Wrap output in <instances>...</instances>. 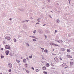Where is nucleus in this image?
<instances>
[{
    "mask_svg": "<svg viewBox=\"0 0 74 74\" xmlns=\"http://www.w3.org/2000/svg\"><path fill=\"white\" fill-rule=\"evenodd\" d=\"M62 67H65V68H67V67H68V66L66 65L65 63H64L63 64H62Z\"/></svg>",
    "mask_w": 74,
    "mask_h": 74,
    "instance_id": "f257e3e1",
    "label": "nucleus"
},
{
    "mask_svg": "<svg viewBox=\"0 0 74 74\" xmlns=\"http://www.w3.org/2000/svg\"><path fill=\"white\" fill-rule=\"evenodd\" d=\"M5 39H6V40H9V41H10V40L11 39V38L9 36H6L5 37Z\"/></svg>",
    "mask_w": 74,
    "mask_h": 74,
    "instance_id": "f03ea898",
    "label": "nucleus"
},
{
    "mask_svg": "<svg viewBox=\"0 0 74 74\" xmlns=\"http://www.w3.org/2000/svg\"><path fill=\"white\" fill-rule=\"evenodd\" d=\"M6 46L5 47L6 49H10V48H11V47H10V46L8 45H6Z\"/></svg>",
    "mask_w": 74,
    "mask_h": 74,
    "instance_id": "7ed1b4c3",
    "label": "nucleus"
},
{
    "mask_svg": "<svg viewBox=\"0 0 74 74\" xmlns=\"http://www.w3.org/2000/svg\"><path fill=\"white\" fill-rule=\"evenodd\" d=\"M8 66L9 67H10V68H11V67H12V64L11 63H9L8 64Z\"/></svg>",
    "mask_w": 74,
    "mask_h": 74,
    "instance_id": "20e7f679",
    "label": "nucleus"
},
{
    "mask_svg": "<svg viewBox=\"0 0 74 74\" xmlns=\"http://www.w3.org/2000/svg\"><path fill=\"white\" fill-rule=\"evenodd\" d=\"M9 52H10V51L8 50H7L5 52V53L6 54V55H8V53H9Z\"/></svg>",
    "mask_w": 74,
    "mask_h": 74,
    "instance_id": "39448f33",
    "label": "nucleus"
},
{
    "mask_svg": "<svg viewBox=\"0 0 74 74\" xmlns=\"http://www.w3.org/2000/svg\"><path fill=\"white\" fill-rule=\"evenodd\" d=\"M56 23H59L60 22V20L59 19H57L56 20Z\"/></svg>",
    "mask_w": 74,
    "mask_h": 74,
    "instance_id": "423d86ee",
    "label": "nucleus"
},
{
    "mask_svg": "<svg viewBox=\"0 0 74 74\" xmlns=\"http://www.w3.org/2000/svg\"><path fill=\"white\" fill-rule=\"evenodd\" d=\"M58 42L60 43V44H63V41L61 40H60L58 41Z\"/></svg>",
    "mask_w": 74,
    "mask_h": 74,
    "instance_id": "0eeeda50",
    "label": "nucleus"
},
{
    "mask_svg": "<svg viewBox=\"0 0 74 74\" xmlns=\"http://www.w3.org/2000/svg\"><path fill=\"white\" fill-rule=\"evenodd\" d=\"M61 50L62 51H66V49L64 48H62L61 49Z\"/></svg>",
    "mask_w": 74,
    "mask_h": 74,
    "instance_id": "6e6552de",
    "label": "nucleus"
},
{
    "mask_svg": "<svg viewBox=\"0 0 74 74\" xmlns=\"http://www.w3.org/2000/svg\"><path fill=\"white\" fill-rule=\"evenodd\" d=\"M19 10L20 11H21V12L23 11V9L22 8H20L19 9Z\"/></svg>",
    "mask_w": 74,
    "mask_h": 74,
    "instance_id": "1a4fd4ad",
    "label": "nucleus"
},
{
    "mask_svg": "<svg viewBox=\"0 0 74 74\" xmlns=\"http://www.w3.org/2000/svg\"><path fill=\"white\" fill-rule=\"evenodd\" d=\"M38 32L39 33L41 34L42 33V30L39 29L38 30Z\"/></svg>",
    "mask_w": 74,
    "mask_h": 74,
    "instance_id": "9d476101",
    "label": "nucleus"
},
{
    "mask_svg": "<svg viewBox=\"0 0 74 74\" xmlns=\"http://www.w3.org/2000/svg\"><path fill=\"white\" fill-rule=\"evenodd\" d=\"M23 27H24V28H25V29H26V28H27V26H26V25L25 24H24L23 25Z\"/></svg>",
    "mask_w": 74,
    "mask_h": 74,
    "instance_id": "9b49d317",
    "label": "nucleus"
},
{
    "mask_svg": "<svg viewBox=\"0 0 74 74\" xmlns=\"http://www.w3.org/2000/svg\"><path fill=\"white\" fill-rule=\"evenodd\" d=\"M20 48L21 49H24V48H23V46H21L20 47Z\"/></svg>",
    "mask_w": 74,
    "mask_h": 74,
    "instance_id": "f8f14e48",
    "label": "nucleus"
},
{
    "mask_svg": "<svg viewBox=\"0 0 74 74\" xmlns=\"http://www.w3.org/2000/svg\"><path fill=\"white\" fill-rule=\"evenodd\" d=\"M9 55H10V56H12V53L11 52H10L9 53Z\"/></svg>",
    "mask_w": 74,
    "mask_h": 74,
    "instance_id": "ddd939ff",
    "label": "nucleus"
},
{
    "mask_svg": "<svg viewBox=\"0 0 74 74\" xmlns=\"http://www.w3.org/2000/svg\"><path fill=\"white\" fill-rule=\"evenodd\" d=\"M42 69L44 70H45L46 69V67L44 66V67H42Z\"/></svg>",
    "mask_w": 74,
    "mask_h": 74,
    "instance_id": "4468645a",
    "label": "nucleus"
},
{
    "mask_svg": "<svg viewBox=\"0 0 74 74\" xmlns=\"http://www.w3.org/2000/svg\"><path fill=\"white\" fill-rule=\"evenodd\" d=\"M67 51L68 52H70L71 51V50L70 49H68L67 50Z\"/></svg>",
    "mask_w": 74,
    "mask_h": 74,
    "instance_id": "2eb2a0df",
    "label": "nucleus"
},
{
    "mask_svg": "<svg viewBox=\"0 0 74 74\" xmlns=\"http://www.w3.org/2000/svg\"><path fill=\"white\" fill-rule=\"evenodd\" d=\"M40 19H41V18H38L37 19L38 22H40Z\"/></svg>",
    "mask_w": 74,
    "mask_h": 74,
    "instance_id": "dca6fc26",
    "label": "nucleus"
},
{
    "mask_svg": "<svg viewBox=\"0 0 74 74\" xmlns=\"http://www.w3.org/2000/svg\"><path fill=\"white\" fill-rule=\"evenodd\" d=\"M26 59H24L23 60V62H24V63H26Z\"/></svg>",
    "mask_w": 74,
    "mask_h": 74,
    "instance_id": "f3484780",
    "label": "nucleus"
},
{
    "mask_svg": "<svg viewBox=\"0 0 74 74\" xmlns=\"http://www.w3.org/2000/svg\"><path fill=\"white\" fill-rule=\"evenodd\" d=\"M1 59H2V58L3 59V58H4V56H3V55L2 54H1Z\"/></svg>",
    "mask_w": 74,
    "mask_h": 74,
    "instance_id": "a211bd4d",
    "label": "nucleus"
},
{
    "mask_svg": "<svg viewBox=\"0 0 74 74\" xmlns=\"http://www.w3.org/2000/svg\"><path fill=\"white\" fill-rule=\"evenodd\" d=\"M44 52H46V53H48V50L47 49L45 50Z\"/></svg>",
    "mask_w": 74,
    "mask_h": 74,
    "instance_id": "6ab92c4d",
    "label": "nucleus"
},
{
    "mask_svg": "<svg viewBox=\"0 0 74 74\" xmlns=\"http://www.w3.org/2000/svg\"><path fill=\"white\" fill-rule=\"evenodd\" d=\"M54 59H55V60H56V62H57V61H56V60H58V58H57L55 57L54 58Z\"/></svg>",
    "mask_w": 74,
    "mask_h": 74,
    "instance_id": "aec40b11",
    "label": "nucleus"
},
{
    "mask_svg": "<svg viewBox=\"0 0 74 74\" xmlns=\"http://www.w3.org/2000/svg\"><path fill=\"white\" fill-rule=\"evenodd\" d=\"M33 58V56H29V59H31V58Z\"/></svg>",
    "mask_w": 74,
    "mask_h": 74,
    "instance_id": "412c9836",
    "label": "nucleus"
},
{
    "mask_svg": "<svg viewBox=\"0 0 74 74\" xmlns=\"http://www.w3.org/2000/svg\"><path fill=\"white\" fill-rule=\"evenodd\" d=\"M70 64L71 66H72V65H73V63L72 62H71Z\"/></svg>",
    "mask_w": 74,
    "mask_h": 74,
    "instance_id": "4be33fe9",
    "label": "nucleus"
},
{
    "mask_svg": "<svg viewBox=\"0 0 74 74\" xmlns=\"http://www.w3.org/2000/svg\"><path fill=\"white\" fill-rule=\"evenodd\" d=\"M36 72H38V71H39V70L38 69H36Z\"/></svg>",
    "mask_w": 74,
    "mask_h": 74,
    "instance_id": "5701e85b",
    "label": "nucleus"
},
{
    "mask_svg": "<svg viewBox=\"0 0 74 74\" xmlns=\"http://www.w3.org/2000/svg\"><path fill=\"white\" fill-rule=\"evenodd\" d=\"M43 73L44 74H47V72H45V71H44L43 72Z\"/></svg>",
    "mask_w": 74,
    "mask_h": 74,
    "instance_id": "b1692460",
    "label": "nucleus"
},
{
    "mask_svg": "<svg viewBox=\"0 0 74 74\" xmlns=\"http://www.w3.org/2000/svg\"><path fill=\"white\" fill-rule=\"evenodd\" d=\"M68 57L69 58H72V57H71V56H70V55H69Z\"/></svg>",
    "mask_w": 74,
    "mask_h": 74,
    "instance_id": "393cba45",
    "label": "nucleus"
},
{
    "mask_svg": "<svg viewBox=\"0 0 74 74\" xmlns=\"http://www.w3.org/2000/svg\"><path fill=\"white\" fill-rule=\"evenodd\" d=\"M13 40H14V42H16V39H15V38H14Z\"/></svg>",
    "mask_w": 74,
    "mask_h": 74,
    "instance_id": "a878e982",
    "label": "nucleus"
},
{
    "mask_svg": "<svg viewBox=\"0 0 74 74\" xmlns=\"http://www.w3.org/2000/svg\"><path fill=\"white\" fill-rule=\"evenodd\" d=\"M59 59H60V60H62V58H61V57H60L59 58Z\"/></svg>",
    "mask_w": 74,
    "mask_h": 74,
    "instance_id": "bb28decb",
    "label": "nucleus"
},
{
    "mask_svg": "<svg viewBox=\"0 0 74 74\" xmlns=\"http://www.w3.org/2000/svg\"><path fill=\"white\" fill-rule=\"evenodd\" d=\"M22 23H25L26 22V21H24L22 22Z\"/></svg>",
    "mask_w": 74,
    "mask_h": 74,
    "instance_id": "cd10ccee",
    "label": "nucleus"
},
{
    "mask_svg": "<svg viewBox=\"0 0 74 74\" xmlns=\"http://www.w3.org/2000/svg\"><path fill=\"white\" fill-rule=\"evenodd\" d=\"M25 67H27V64H25Z\"/></svg>",
    "mask_w": 74,
    "mask_h": 74,
    "instance_id": "c85d7f7f",
    "label": "nucleus"
},
{
    "mask_svg": "<svg viewBox=\"0 0 74 74\" xmlns=\"http://www.w3.org/2000/svg\"><path fill=\"white\" fill-rule=\"evenodd\" d=\"M47 1H48V2H50V0H47Z\"/></svg>",
    "mask_w": 74,
    "mask_h": 74,
    "instance_id": "c756f323",
    "label": "nucleus"
},
{
    "mask_svg": "<svg viewBox=\"0 0 74 74\" xmlns=\"http://www.w3.org/2000/svg\"><path fill=\"white\" fill-rule=\"evenodd\" d=\"M26 71L27 73H29V71H28V70Z\"/></svg>",
    "mask_w": 74,
    "mask_h": 74,
    "instance_id": "7c9ffc66",
    "label": "nucleus"
},
{
    "mask_svg": "<svg viewBox=\"0 0 74 74\" xmlns=\"http://www.w3.org/2000/svg\"><path fill=\"white\" fill-rule=\"evenodd\" d=\"M52 44H53L52 43H51V42L50 43V44L51 45H52Z\"/></svg>",
    "mask_w": 74,
    "mask_h": 74,
    "instance_id": "2f4dec72",
    "label": "nucleus"
},
{
    "mask_svg": "<svg viewBox=\"0 0 74 74\" xmlns=\"http://www.w3.org/2000/svg\"><path fill=\"white\" fill-rule=\"evenodd\" d=\"M11 70L9 69V72H11Z\"/></svg>",
    "mask_w": 74,
    "mask_h": 74,
    "instance_id": "473e14b6",
    "label": "nucleus"
},
{
    "mask_svg": "<svg viewBox=\"0 0 74 74\" xmlns=\"http://www.w3.org/2000/svg\"><path fill=\"white\" fill-rule=\"evenodd\" d=\"M42 49H43L42 52H44V48H41Z\"/></svg>",
    "mask_w": 74,
    "mask_h": 74,
    "instance_id": "72a5a7b5",
    "label": "nucleus"
},
{
    "mask_svg": "<svg viewBox=\"0 0 74 74\" xmlns=\"http://www.w3.org/2000/svg\"><path fill=\"white\" fill-rule=\"evenodd\" d=\"M25 21H26V22H29V20H27Z\"/></svg>",
    "mask_w": 74,
    "mask_h": 74,
    "instance_id": "f704fd0d",
    "label": "nucleus"
},
{
    "mask_svg": "<svg viewBox=\"0 0 74 74\" xmlns=\"http://www.w3.org/2000/svg\"><path fill=\"white\" fill-rule=\"evenodd\" d=\"M33 40L34 41H36V40L35 39H33Z\"/></svg>",
    "mask_w": 74,
    "mask_h": 74,
    "instance_id": "c9c22d12",
    "label": "nucleus"
},
{
    "mask_svg": "<svg viewBox=\"0 0 74 74\" xmlns=\"http://www.w3.org/2000/svg\"><path fill=\"white\" fill-rule=\"evenodd\" d=\"M36 30H35V31H34V32H33L34 33H36Z\"/></svg>",
    "mask_w": 74,
    "mask_h": 74,
    "instance_id": "e433bc0d",
    "label": "nucleus"
},
{
    "mask_svg": "<svg viewBox=\"0 0 74 74\" xmlns=\"http://www.w3.org/2000/svg\"><path fill=\"white\" fill-rule=\"evenodd\" d=\"M27 45H28V46H30V45H29V43H27L26 44Z\"/></svg>",
    "mask_w": 74,
    "mask_h": 74,
    "instance_id": "4c0bfd02",
    "label": "nucleus"
},
{
    "mask_svg": "<svg viewBox=\"0 0 74 74\" xmlns=\"http://www.w3.org/2000/svg\"><path fill=\"white\" fill-rule=\"evenodd\" d=\"M55 46H59V45H56L55 44Z\"/></svg>",
    "mask_w": 74,
    "mask_h": 74,
    "instance_id": "58836bf2",
    "label": "nucleus"
},
{
    "mask_svg": "<svg viewBox=\"0 0 74 74\" xmlns=\"http://www.w3.org/2000/svg\"><path fill=\"white\" fill-rule=\"evenodd\" d=\"M68 1H69V4H70V1H70V0H69Z\"/></svg>",
    "mask_w": 74,
    "mask_h": 74,
    "instance_id": "ea45409f",
    "label": "nucleus"
},
{
    "mask_svg": "<svg viewBox=\"0 0 74 74\" xmlns=\"http://www.w3.org/2000/svg\"><path fill=\"white\" fill-rule=\"evenodd\" d=\"M1 51H3V48H1Z\"/></svg>",
    "mask_w": 74,
    "mask_h": 74,
    "instance_id": "a19ab883",
    "label": "nucleus"
},
{
    "mask_svg": "<svg viewBox=\"0 0 74 74\" xmlns=\"http://www.w3.org/2000/svg\"><path fill=\"white\" fill-rule=\"evenodd\" d=\"M49 64H48L47 65V66H48V67H49Z\"/></svg>",
    "mask_w": 74,
    "mask_h": 74,
    "instance_id": "79ce46f5",
    "label": "nucleus"
},
{
    "mask_svg": "<svg viewBox=\"0 0 74 74\" xmlns=\"http://www.w3.org/2000/svg\"><path fill=\"white\" fill-rule=\"evenodd\" d=\"M32 70H34V68H33V67H32Z\"/></svg>",
    "mask_w": 74,
    "mask_h": 74,
    "instance_id": "37998d69",
    "label": "nucleus"
},
{
    "mask_svg": "<svg viewBox=\"0 0 74 74\" xmlns=\"http://www.w3.org/2000/svg\"><path fill=\"white\" fill-rule=\"evenodd\" d=\"M51 66H54V65L53 64H51Z\"/></svg>",
    "mask_w": 74,
    "mask_h": 74,
    "instance_id": "c03bdc74",
    "label": "nucleus"
},
{
    "mask_svg": "<svg viewBox=\"0 0 74 74\" xmlns=\"http://www.w3.org/2000/svg\"><path fill=\"white\" fill-rule=\"evenodd\" d=\"M36 24L37 25L38 24H40V23H36Z\"/></svg>",
    "mask_w": 74,
    "mask_h": 74,
    "instance_id": "a18cd8bd",
    "label": "nucleus"
},
{
    "mask_svg": "<svg viewBox=\"0 0 74 74\" xmlns=\"http://www.w3.org/2000/svg\"><path fill=\"white\" fill-rule=\"evenodd\" d=\"M5 44V42H4V41H3V44Z\"/></svg>",
    "mask_w": 74,
    "mask_h": 74,
    "instance_id": "49530a36",
    "label": "nucleus"
},
{
    "mask_svg": "<svg viewBox=\"0 0 74 74\" xmlns=\"http://www.w3.org/2000/svg\"><path fill=\"white\" fill-rule=\"evenodd\" d=\"M18 63H19V62H20V61H18L17 62Z\"/></svg>",
    "mask_w": 74,
    "mask_h": 74,
    "instance_id": "de8ad7c7",
    "label": "nucleus"
},
{
    "mask_svg": "<svg viewBox=\"0 0 74 74\" xmlns=\"http://www.w3.org/2000/svg\"><path fill=\"white\" fill-rule=\"evenodd\" d=\"M26 59H27V60H29V59L28 58V57H27Z\"/></svg>",
    "mask_w": 74,
    "mask_h": 74,
    "instance_id": "09e8293b",
    "label": "nucleus"
},
{
    "mask_svg": "<svg viewBox=\"0 0 74 74\" xmlns=\"http://www.w3.org/2000/svg\"><path fill=\"white\" fill-rule=\"evenodd\" d=\"M49 16L50 18H52V17L51 16L49 15Z\"/></svg>",
    "mask_w": 74,
    "mask_h": 74,
    "instance_id": "8fccbe9b",
    "label": "nucleus"
},
{
    "mask_svg": "<svg viewBox=\"0 0 74 74\" xmlns=\"http://www.w3.org/2000/svg\"><path fill=\"white\" fill-rule=\"evenodd\" d=\"M55 33H56V32H57V30H55Z\"/></svg>",
    "mask_w": 74,
    "mask_h": 74,
    "instance_id": "3c124183",
    "label": "nucleus"
},
{
    "mask_svg": "<svg viewBox=\"0 0 74 74\" xmlns=\"http://www.w3.org/2000/svg\"><path fill=\"white\" fill-rule=\"evenodd\" d=\"M55 45V44H54V43H53L52 45Z\"/></svg>",
    "mask_w": 74,
    "mask_h": 74,
    "instance_id": "603ef678",
    "label": "nucleus"
},
{
    "mask_svg": "<svg viewBox=\"0 0 74 74\" xmlns=\"http://www.w3.org/2000/svg\"><path fill=\"white\" fill-rule=\"evenodd\" d=\"M34 38H36V39H37V38H36V37H34Z\"/></svg>",
    "mask_w": 74,
    "mask_h": 74,
    "instance_id": "864d4df0",
    "label": "nucleus"
},
{
    "mask_svg": "<svg viewBox=\"0 0 74 74\" xmlns=\"http://www.w3.org/2000/svg\"><path fill=\"white\" fill-rule=\"evenodd\" d=\"M30 37H32V38H34V36H30Z\"/></svg>",
    "mask_w": 74,
    "mask_h": 74,
    "instance_id": "5fc2aeb1",
    "label": "nucleus"
},
{
    "mask_svg": "<svg viewBox=\"0 0 74 74\" xmlns=\"http://www.w3.org/2000/svg\"><path fill=\"white\" fill-rule=\"evenodd\" d=\"M10 21H11L12 20V18H11L10 19Z\"/></svg>",
    "mask_w": 74,
    "mask_h": 74,
    "instance_id": "6e6d98bb",
    "label": "nucleus"
},
{
    "mask_svg": "<svg viewBox=\"0 0 74 74\" xmlns=\"http://www.w3.org/2000/svg\"><path fill=\"white\" fill-rule=\"evenodd\" d=\"M45 38H47V36H45Z\"/></svg>",
    "mask_w": 74,
    "mask_h": 74,
    "instance_id": "4d7b16f0",
    "label": "nucleus"
},
{
    "mask_svg": "<svg viewBox=\"0 0 74 74\" xmlns=\"http://www.w3.org/2000/svg\"><path fill=\"white\" fill-rule=\"evenodd\" d=\"M56 41H57V42H58V41H59L58 40H55Z\"/></svg>",
    "mask_w": 74,
    "mask_h": 74,
    "instance_id": "13d9d810",
    "label": "nucleus"
},
{
    "mask_svg": "<svg viewBox=\"0 0 74 74\" xmlns=\"http://www.w3.org/2000/svg\"><path fill=\"white\" fill-rule=\"evenodd\" d=\"M45 24H44V25H43V26H45Z\"/></svg>",
    "mask_w": 74,
    "mask_h": 74,
    "instance_id": "bf43d9fd",
    "label": "nucleus"
},
{
    "mask_svg": "<svg viewBox=\"0 0 74 74\" xmlns=\"http://www.w3.org/2000/svg\"><path fill=\"white\" fill-rule=\"evenodd\" d=\"M21 65V64H19V66H20Z\"/></svg>",
    "mask_w": 74,
    "mask_h": 74,
    "instance_id": "052dcab7",
    "label": "nucleus"
},
{
    "mask_svg": "<svg viewBox=\"0 0 74 74\" xmlns=\"http://www.w3.org/2000/svg\"><path fill=\"white\" fill-rule=\"evenodd\" d=\"M16 60V62H18V60Z\"/></svg>",
    "mask_w": 74,
    "mask_h": 74,
    "instance_id": "680f3d73",
    "label": "nucleus"
},
{
    "mask_svg": "<svg viewBox=\"0 0 74 74\" xmlns=\"http://www.w3.org/2000/svg\"><path fill=\"white\" fill-rule=\"evenodd\" d=\"M60 53H61V52H59Z\"/></svg>",
    "mask_w": 74,
    "mask_h": 74,
    "instance_id": "e2e57ef3",
    "label": "nucleus"
},
{
    "mask_svg": "<svg viewBox=\"0 0 74 74\" xmlns=\"http://www.w3.org/2000/svg\"><path fill=\"white\" fill-rule=\"evenodd\" d=\"M42 59H44V58H42Z\"/></svg>",
    "mask_w": 74,
    "mask_h": 74,
    "instance_id": "0e129e2a",
    "label": "nucleus"
},
{
    "mask_svg": "<svg viewBox=\"0 0 74 74\" xmlns=\"http://www.w3.org/2000/svg\"><path fill=\"white\" fill-rule=\"evenodd\" d=\"M1 38V37L0 36V39Z\"/></svg>",
    "mask_w": 74,
    "mask_h": 74,
    "instance_id": "69168bd1",
    "label": "nucleus"
},
{
    "mask_svg": "<svg viewBox=\"0 0 74 74\" xmlns=\"http://www.w3.org/2000/svg\"><path fill=\"white\" fill-rule=\"evenodd\" d=\"M54 50H55V49H53V51H54Z\"/></svg>",
    "mask_w": 74,
    "mask_h": 74,
    "instance_id": "338daca9",
    "label": "nucleus"
},
{
    "mask_svg": "<svg viewBox=\"0 0 74 74\" xmlns=\"http://www.w3.org/2000/svg\"><path fill=\"white\" fill-rule=\"evenodd\" d=\"M0 74H2V73H0Z\"/></svg>",
    "mask_w": 74,
    "mask_h": 74,
    "instance_id": "774afa93",
    "label": "nucleus"
}]
</instances>
